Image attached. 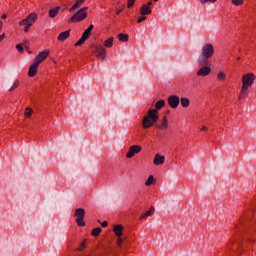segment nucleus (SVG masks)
Returning <instances> with one entry per match:
<instances>
[{"label": "nucleus", "instance_id": "nucleus-32", "mask_svg": "<svg viewBox=\"0 0 256 256\" xmlns=\"http://www.w3.org/2000/svg\"><path fill=\"white\" fill-rule=\"evenodd\" d=\"M247 233H249V235H253L254 233H256V225H252L250 229L247 230Z\"/></svg>", "mask_w": 256, "mask_h": 256}, {"label": "nucleus", "instance_id": "nucleus-26", "mask_svg": "<svg viewBox=\"0 0 256 256\" xmlns=\"http://www.w3.org/2000/svg\"><path fill=\"white\" fill-rule=\"evenodd\" d=\"M85 41H87V38H84L83 36H81V38L76 42L75 47H79V46L83 45V43H85Z\"/></svg>", "mask_w": 256, "mask_h": 256}, {"label": "nucleus", "instance_id": "nucleus-39", "mask_svg": "<svg viewBox=\"0 0 256 256\" xmlns=\"http://www.w3.org/2000/svg\"><path fill=\"white\" fill-rule=\"evenodd\" d=\"M85 249V242L81 243V247L78 248V251H83Z\"/></svg>", "mask_w": 256, "mask_h": 256}, {"label": "nucleus", "instance_id": "nucleus-3", "mask_svg": "<svg viewBox=\"0 0 256 256\" xmlns=\"http://www.w3.org/2000/svg\"><path fill=\"white\" fill-rule=\"evenodd\" d=\"M215 55V47L211 43H206L201 48V54L198 58V65H209V59Z\"/></svg>", "mask_w": 256, "mask_h": 256}, {"label": "nucleus", "instance_id": "nucleus-45", "mask_svg": "<svg viewBox=\"0 0 256 256\" xmlns=\"http://www.w3.org/2000/svg\"><path fill=\"white\" fill-rule=\"evenodd\" d=\"M121 11H123V9L117 10L116 15H119L121 13Z\"/></svg>", "mask_w": 256, "mask_h": 256}, {"label": "nucleus", "instance_id": "nucleus-27", "mask_svg": "<svg viewBox=\"0 0 256 256\" xmlns=\"http://www.w3.org/2000/svg\"><path fill=\"white\" fill-rule=\"evenodd\" d=\"M25 117H31V115H33V109L27 107L25 109V113H24Z\"/></svg>", "mask_w": 256, "mask_h": 256}, {"label": "nucleus", "instance_id": "nucleus-12", "mask_svg": "<svg viewBox=\"0 0 256 256\" xmlns=\"http://www.w3.org/2000/svg\"><path fill=\"white\" fill-rule=\"evenodd\" d=\"M156 129H159L160 131H165V129H168L169 127V121L167 120V116H163V119L159 121V123L154 124Z\"/></svg>", "mask_w": 256, "mask_h": 256}, {"label": "nucleus", "instance_id": "nucleus-48", "mask_svg": "<svg viewBox=\"0 0 256 256\" xmlns=\"http://www.w3.org/2000/svg\"><path fill=\"white\" fill-rule=\"evenodd\" d=\"M241 60V58L240 57H237V61H240Z\"/></svg>", "mask_w": 256, "mask_h": 256}, {"label": "nucleus", "instance_id": "nucleus-49", "mask_svg": "<svg viewBox=\"0 0 256 256\" xmlns=\"http://www.w3.org/2000/svg\"><path fill=\"white\" fill-rule=\"evenodd\" d=\"M237 245L239 246V245H241V243L237 242Z\"/></svg>", "mask_w": 256, "mask_h": 256}, {"label": "nucleus", "instance_id": "nucleus-21", "mask_svg": "<svg viewBox=\"0 0 256 256\" xmlns=\"http://www.w3.org/2000/svg\"><path fill=\"white\" fill-rule=\"evenodd\" d=\"M180 103L184 109H187V107H189V105H191V100H189V98H187V97H182L180 99Z\"/></svg>", "mask_w": 256, "mask_h": 256}, {"label": "nucleus", "instance_id": "nucleus-14", "mask_svg": "<svg viewBox=\"0 0 256 256\" xmlns=\"http://www.w3.org/2000/svg\"><path fill=\"white\" fill-rule=\"evenodd\" d=\"M37 67H39V64H36V62H34L28 71V75L29 77H35V75H37Z\"/></svg>", "mask_w": 256, "mask_h": 256}, {"label": "nucleus", "instance_id": "nucleus-36", "mask_svg": "<svg viewBox=\"0 0 256 256\" xmlns=\"http://www.w3.org/2000/svg\"><path fill=\"white\" fill-rule=\"evenodd\" d=\"M88 9H89V7H83L78 11H80V13H87Z\"/></svg>", "mask_w": 256, "mask_h": 256}, {"label": "nucleus", "instance_id": "nucleus-6", "mask_svg": "<svg viewBox=\"0 0 256 256\" xmlns=\"http://www.w3.org/2000/svg\"><path fill=\"white\" fill-rule=\"evenodd\" d=\"M35 21H37V13H30L24 20L19 22V25H28V27H32Z\"/></svg>", "mask_w": 256, "mask_h": 256}, {"label": "nucleus", "instance_id": "nucleus-47", "mask_svg": "<svg viewBox=\"0 0 256 256\" xmlns=\"http://www.w3.org/2000/svg\"><path fill=\"white\" fill-rule=\"evenodd\" d=\"M233 243H235V240H231V241L229 242V245H231V244H233Z\"/></svg>", "mask_w": 256, "mask_h": 256}, {"label": "nucleus", "instance_id": "nucleus-31", "mask_svg": "<svg viewBox=\"0 0 256 256\" xmlns=\"http://www.w3.org/2000/svg\"><path fill=\"white\" fill-rule=\"evenodd\" d=\"M19 87V80H16L13 85L9 88V91H14V89H17Z\"/></svg>", "mask_w": 256, "mask_h": 256}, {"label": "nucleus", "instance_id": "nucleus-13", "mask_svg": "<svg viewBox=\"0 0 256 256\" xmlns=\"http://www.w3.org/2000/svg\"><path fill=\"white\" fill-rule=\"evenodd\" d=\"M47 57H49V50L42 51L36 56L34 63L41 65V63H43Z\"/></svg>", "mask_w": 256, "mask_h": 256}, {"label": "nucleus", "instance_id": "nucleus-15", "mask_svg": "<svg viewBox=\"0 0 256 256\" xmlns=\"http://www.w3.org/2000/svg\"><path fill=\"white\" fill-rule=\"evenodd\" d=\"M153 163L154 165H163V163H165V156H161V154H156Z\"/></svg>", "mask_w": 256, "mask_h": 256}, {"label": "nucleus", "instance_id": "nucleus-18", "mask_svg": "<svg viewBox=\"0 0 256 256\" xmlns=\"http://www.w3.org/2000/svg\"><path fill=\"white\" fill-rule=\"evenodd\" d=\"M70 35L71 30H66L58 35V41H65L66 39H69Z\"/></svg>", "mask_w": 256, "mask_h": 256}, {"label": "nucleus", "instance_id": "nucleus-24", "mask_svg": "<svg viewBox=\"0 0 256 256\" xmlns=\"http://www.w3.org/2000/svg\"><path fill=\"white\" fill-rule=\"evenodd\" d=\"M153 183H155V177L153 175H150L145 181V185L146 187H150V185H153Z\"/></svg>", "mask_w": 256, "mask_h": 256}, {"label": "nucleus", "instance_id": "nucleus-38", "mask_svg": "<svg viewBox=\"0 0 256 256\" xmlns=\"http://www.w3.org/2000/svg\"><path fill=\"white\" fill-rule=\"evenodd\" d=\"M95 26H93V24H91L87 29L86 31H89L90 33L93 31Z\"/></svg>", "mask_w": 256, "mask_h": 256}, {"label": "nucleus", "instance_id": "nucleus-11", "mask_svg": "<svg viewBox=\"0 0 256 256\" xmlns=\"http://www.w3.org/2000/svg\"><path fill=\"white\" fill-rule=\"evenodd\" d=\"M180 99L177 95H171L168 97V105L171 109H177L179 107Z\"/></svg>", "mask_w": 256, "mask_h": 256}, {"label": "nucleus", "instance_id": "nucleus-28", "mask_svg": "<svg viewBox=\"0 0 256 256\" xmlns=\"http://www.w3.org/2000/svg\"><path fill=\"white\" fill-rule=\"evenodd\" d=\"M217 77L219 81H225V78L227 77V75L225 74V72H219Z\"/></svg>", "mask_w": 256, "mask_h": 256}, {"label": "nucleus", "instance_id": "nucleus-20", "mask_svg": "<svg viewBox=\"0 0 256 256\" xmlns=\"http://www.w3.org/2000/svg\"><path fill=\"white\" fill-rule=\"evenodd\" d=\"M154 213L155 207L152 206L148 211H146L140 216V219H147V217H151Z\"/></svg>", "mask_w": 256, "mask_h": 256}, {"label": "nucleus", "instance_id": "nucleus-30", "mask_svg": "<svg viewBox=\"0 0 256 256\" xmlns=\"http://www.w3.org/2000/svg\"><path fill=\"white\" fill-rule=\"evenodd\" d=\"M82 37L86 40L89 39V37H91V32H89V30H85L82 34Z\"/></svg>", "mask_w": 256, "mask_h": 256}, {"label": "nucleus", "instance_id": "nucleus-23", "mask_svg": "<svg viewBox=\"0 0 256 256\" xmlns=\"http://www.w3.org/2000/svg\"><path fill=\"white\" fill-rule=\"evenodd\" d=\"M113 41L114 38L110 37L107 40L104 41V47H108V49H110V47H113Z\"/></svg>", "mask_w": 256, "mask_h": 256}, {"label": "nucleus", "instance_id": "nucleus-50", "mask_svg": "<svg viewBox=\"0 0 256 256\" xmlns=\"http://www.w3.org/2000/svg\"><path fill=\"white\" fill-rule=\"evenodd\" d=\"M156 3H157V1H159V0H154Z\"/></svg>", "mask_w": 256, "mask_h": 256}, {"label": "nucleus", "instance_id": "nucleus-19", "mask_svg": "<svg viewBox=\"0 0 256 256\" xmlns=\"http://www.w3.org/2000/svg\"><path fill=\"white\" fill-rule=\"evenodd\" d=\"M152 11L151 8L145 6L144 4L140 7V15H151Z\"/></svg>", "mask_w": 256, "mask_h": 256}, {"label": "nucleus", "instance_id": "nucleus-8", "mask_svg": "<svg viewBox=\"0 0 256 256\" xmlns=\"http://www.w3.org/2000/svg\"><path fill=\"white\" fill-rule=\"evenodd\" d=\"M94 55L100 59L105 60L107 59V50H105V47L101 45L94 46Z\"/></svg>", "mask_w": 256, "mask_h": 256}, {"label": "nucleus", "instance_id": "nucleus-29", "mask_svg": "<svg viewBox=\"0 0 256 256\" xmlns=\"http://www.w3.org/2000/svg\"><path fill=\"white\" fill-rule=\"evenodd\" d=\"M243 3H245V0H232V4H234L236 7L243 5Z\"/></svg>", "mask_w": 256, "mask_h": 256}, {"label": "nucleus", "instance_id": "nucleus-9", "mask_svg": "<svg viewBox=\"0 0 256 256\" xmlns=\"http://www.w3.org/2000/svg\"><path fill=\"white\" fill-rule=\"evenodd\" d=\"M123 229H125V228L121 224L114 225L113 231L115 233V236L119 237L117 240V245H121V243L123 242V240L121 239V237L123 235Z\"/></svg>", "mask_w": 256, "mask_h": 256}, {"label": "nucleus", "instance_id": "nucleus-25", "mask_svg": "<svg viewBox=\"0 0 256 256\" xmlns=\"http://www.w3.org/2000/svg\"><path fill=\"white\" fill-rule=\"evenodd\" d=\"M101 228L100 227H97V228H94L93 230H92V235H93V237H99V235H101Z\"/></svg>", "mask_w": 256, "mask_h": 256}, {"label": "nucleus", "instance_id": "nucleus-16", "mask_svg": "<svg viewBox=\"0 0 256 256\" xmlns=\"http://www.w3.org/2000/svg\"><path fill=\"white\" fill-rule=\"evenodd\" d=\"M85 3V0H76L75 4L69 8V12L73 13L74 11H77V9L81 8V5Z\"/></svg>", "mask_w": 256, "mask_h": 256}, {"label": "nucleus", "instance_id": "nucleus-5", "mask_svg": "<svg viewBox=\"0 0 256 256\" xmlns=\"http://www.w3.org/2000/svg\"><path fill=\"white\" fill-rule=\"evenodd\" d=\"M87 19V13L80 12L79 10L68 20V23H81Z\"/></svg>", "mask_w": 256, "mask_h": 256}, {"label": "nucleus", "instance_id": "nucleus-17", "mask_svg": "<svg viewBox=\"0 0 256 256\" xmlns=\"http://www.w3.org/2000/svg\"><path fill=\"white\" fill-rule=\"evenodd\" d=\"M59 11H61V7L60 6L55 7V8H51L49 10V17L51 19H55V17H57V15H59Z\"/></svg>", "mask_w": 256, "mask_h": 256}, {"label": "nucleus", "instance_id": "nucleus-40", "mask_svg": "<svg viewBox=\"0 0 256 256\" xmlns=\"http://www.w3.org/2000/svg\"><path fill=\"white\" fill-rule=\"evenodd\" d=\"M24 25H25L24 32L27 33L31 26H29V24H24Z\"/></svg>", "mask_w": 256, "mask_h": 256}, {"label": "nucleus", "instance_id": "nucleus-46", "mask_svg": "<svg viewBox=\"0 0 256 256\" xmlns=\"http://www.w3.org/2000/svg\"><path fill=\"white\" fill-rule=\"evenodd\" d=\"M1 17L2 19H5L7 17V14H3Z\"/></svg>", "mask_w": 256, "mask_h": 256}, {"label": "nucleus", "instance_id": "nucleus-33", "mask_svg": "<svg viewBox=\"0 0 256 256\" xmlns=\"http://www.w3.org/2000/svg\"><path fill=\"white\" fill-rule=\"evenodd\" d=\"M198 1L202 5H205V3H216L217 2V0H198Z\"/></svg>", "mask_w": 256, "mask_h": 256}, {"label": "nucleus", "instance_id": "nucleus-35", "mask_svg": "<svg viewBox=\"0 0 256 256\" xmlns=\"http://www.w3.org/2000/svg\"><path fill=\"white\" fill-rule=\"evenodd\" d=\"M147 19V16H141L138 18L137 23H143Z\"/></svg>", "mask_w": 256, "mask_h": 256}, {"label": "nucleus", "instance_id": "nucleus-37", "mask_svg": "<svg viewBox=\"0 0 256 256\" xmlns=\"http://www.w3.org/2000/svg\"><path fill=\"white\" fill-rule=\"evenodd\" d=\"M16 49L20 52L23 51V44H17Z\"/></svg>", "mask_w": 256, "mask_h": 256}, {"label": "nucleus", "instance_id": "nucleus-10", "mask_svg": "<svg viewBox=\"0 0 256 256\" xmlns=\"http://www.w3.org/2000/svg\"><path fill=\"white\" fill-rule=\"evenodd\" d=\"M200 67L201 68L196 73V75H198V77H207V75L211 74V67L209 66V64L200 65Z\"/></svg>", "mask_w": 256, "mask_h": 256}, {"label": "nucleus", "instance_id": "nucleus-1", "mask_svg": "<svg viewBox=\"0 0 256 256\" xmlns=\"http://www.w3.org/2000/svg\"><path fill=\"white\" fill-rule=\"evenodd\" d=\"M163 107H165V100H159L155 104V109L148 110L147 115L142 119L143 129H151L159 121V111Z\"/></svg>", "mask_w": 256, "mask_h": 256}, {"label": "nucleus", "instance_id": "nucleus-43", "mask_svg": "<svg viewBox=\"0 0 256 256\" xmlns=\"http://www.w3.org/2000/svg\"><path fill=\"white\" fill-rule=\"evenodd\" d=\"M3 39H5V33L0 35V42L3 41Z\"/></svg>", "mask_w": 256, "mask_h": 256}, {"label": "nucleus", "instance_id": "nucleus-42", "mask_svg": "<svg viewBox=\"0 0 256 256\" xmlns=\"http://www.w3.org/2000/svg\"><path fill=\"white\" fill-rule=\"evenodd\" d=\"M101 225H102V227H107L109 225V223L107 221H104V222H102Z\"/></svg>", "mask_w": 256, "mask_h": 256}, {"label": "nucleus", "instance_id": "nucleus-41", "mask_svg": "<svg viewBox=\"0 0 256 256\" xmlns=\"http://www.w3.org/2000/svg\"><path fill=\"white\" fill-rule=\"evenodd\" d=\"M144 6H147V7H151V5H153V2L152 1H148L147 4H143Z\"/></svg>", "mask_w": 256, "mask_h": 256}, {"label": "nucleus", "instance_id": "nucleus-44", "mask_svg": "<svg viewBox=\"0 0 256 256\" xmlns=\"http://www.w3.org/2000/svg\"><path fill=\"white\" fill-rule=\"evenodd\" d=\"M208 127L207 126H203L202 128H201V131H208Z\"/></svg>", "mask_w": 256, "mask_h": 256}, {"label": "nucleus", "instance_id": "nucleus-22", "mask_svg": "<svg viewBox=\"0 0 256 256\" xmlns=\"http://www.w3.org/2000/svg\"><path fill=\"white\" fill-rule=\"evenodd\" d=\"M117 39H119V41L122 43H127V41H129V35L120 33L117 35Z\"/></svg>", "mask_w": 256, "mask_h": 256}, {"label": "nucleus", "instance_id": "nucleus-4", "mask_svg": "<svg viewBox=\"0 0 256 256\" xmlns=\"http://www.w3.org/2000/svg\"><path fill=\"white\" fill-rule=\"evenodd\" d=\"M74 216L76 217V223L78 227H85V221H83V219H85V209L77 208L75 210Z\"/></svg>", "mask_w": 256, "mask_h": 256}, {"label": "nucleus", "instance_id": "nucleus-7", "mask_svg": "<svg viewBox=\"0 0 256 256\" xmlns=\"http://www.w3.org/2000/svg\"><path fill=\"white\" fill-rule=\"evenodd\" d=\"M141 146L140 145H132L129 147L128 152L126 153V158L127 159H133L135 155L141 153Z\"/></svg>", "mask_w": 256, "mask_h": 256}, {"label": "nucleus", "instance_id": "nucleus-2", "mask_svg": "<svg viewBox=\"0 0 256 256\" xmlns=\"http://www.w3.org/2000/svg\"><path fill=\"white\" fill-rule=\"evenodd\" d=\"M254 83H255V74L247 73L242 76V85H241L240 93L238 95L239 101H242V99H245V97H247V95L249 94V89H251Z\"/></svg>", "mask_w": 256, "mask_h": 256}, {"label": "nucleus", "instance_id": "nucleus-34", "mask_svg": "<svg viewBox=\"0 0 256 256\" xmlns=\"http://www.w3.org/2000/svg\"><path fill=\"white\" fill-rule=\"evenodd\" d=\"M133 5H135V0H128V2H127L128 9H131V7H133Z\"/></svg>", "mask_w": 256, "mask_h": 256}]
</instances>
